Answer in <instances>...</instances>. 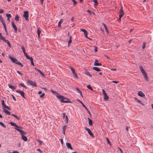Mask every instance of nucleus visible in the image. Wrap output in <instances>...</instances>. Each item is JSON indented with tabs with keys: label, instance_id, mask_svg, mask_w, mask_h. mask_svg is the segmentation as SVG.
<instances>
[{
	"label": "nucleus",
	"instance_id": "f257e3e1",
	"mask_svg": "<svg viewBox=\"0 0 153 153\" xmlns=\"http://www.w3.org/2000/svg\"><path fill=\"white\" fill-rule=\"evenodd\" d=\"M56 97L62 102H70V101H68V99L61 95H57Z\"/></svg>",
	"mask_w": 153,
	"mask_h": 153
},
{
	"label": "nucleus",
	"instance_id": "f03ea898",
	"mask_svg": "<svg viewBox=\"0 0 153 153\" xmlns=\"http://www.w3.org/2000/svg\"><path fill=\"white\" fill-rule=\"evenodd\" d=\"M9 58L13 62L21 66V67L23 66V65L16 59L13 57L10 56H9Z\"/></svg>",
	"mask_w": 153,
	"mask_h": 153
},
{
	"label": "nucleus",
	"instance_id": "7ed1b4c3",
	"mask_svg": "<svg viewBox=\"0 0 153 153\" xmlns=\"http://www.w3.org/2000/svg\"><path fill=\"white\" fill-rule=\"evenodd\" d=\"M120 15H119V19L120 21L121 18L123 16V15L124 14V11L123 10V7L122 6H121L120 10Z\"/></svg>",
	"mask_w": 153,
	"mask_h": 153
},
{
	"label": "nucleus",
	"instance_id": "20e7f679",
	"mask_svg": "<svg viewBox=\"0 0 153 153\" xmlns=\"http://www.w3.org/2000/svg\"><path fill=\"white\" fill-rule=\"evenodd\" d=\"M27 83L30 85L33 86L35 87H37V86L36 83L32 80H28L27 81Z\"/></svg>",
	"mask_w": 153,
	"mask_h": 153
},
{
	"label": "nucleus",
	"instance_id": "39448f33",
	"mask_svg": "<svg viewBox=\"0 0 153 153\" xmlns=\"http://www.w3.org/2000/svg\"><path fill=\"white\" fill-rule=\"evenodd\" d=\"M23 16L25 18V19L26 20H28V11H25L24 12V14L23 15Z\"/></svg>",
	"mask_w": 153,
	"mask_h": 153
},
{
	"label": "nucleus",
	"instance_id": "423d86ee",
	"mask_svg": "<svg viewBox=\"0 0 153 153\" xmlns=\"http://www.w3.org/2000/svg\"><path fill=\"white\" fill-rule=\"evenodd\" d=\"M16 92L19 94L24 99H25V93L23 91H20L19 90H17L16 91Z\"/></svg>",
	"mask_w": 153,
	"mask_h": 153
},
{
	"label": "nucleus",
	"instance_id": "0eeeda50",
	"mask_svg": "<svg viewBox=\"0 0 153 153\" xmlns=\"http://www.w3.org/2000/svg\"><path fill=\"white\" fill-rule=\"evenodd\" d=\"M85 128L86 130L88 131V133L91 136L94 137V134L92 133V132H91L90 129L89 128L86 127H85Z\"/></svg>",
	"mask_w": 153,
	"mask_h": 153
},
{
	"label": "nucleus",
	"instance_id": "6e6552de",
	"mask_svg": "<svg viewBox=\"0 0 153 153\" xmlns=\"http://www.w3.org/2000/svg\"><path fill=\"white\" fill-rule=\"evenodd\" d=\"M1 104L2 105V106L4 107V108H5L6 109H7L9 110H10V108L8 106H6L5 103H4V100H2L1 101Z\"/></svg>",
	"mask_w": 153,
	"mask_h": 153
},
{
	"label": "nucleus",
	"instance_id": "1a4fd4ad",
	"mask_svg": "<svg viewBox=\"0 0 153 153\" xmlns=\"http://www.w3.org/2000/svg\"><path fill=\"white\" fill-rule=\"evenodd\" d=\"M80 30L82 31V32H83L84 33V35H85V37H86V38H88V39H90L87 36L88 33H87V31L85 29H80Z\"/></svg>",
	"mask_w": 153,
	"mask_h": 153
},
{
	"label": "nucleus",
	"instance_id": "9d476101",
	"mask_svg": "<svg viewBox=\"0 0 153 153\" xmlns=\"http://www.w3.org/2000/svg\"><path fill=\"white\" fill-rule=\"evenodd\" d=\"M10 124H11V126L15 127H16L15 128H21V129L22 128V127H19V126H17L16 123H15L13 122H11L10 123Z\"/></svg>",
	"mask_w": 153,
	"mask_h": 153
},
{
	"label": "nucleus",
	"instance_id": "9b49d317",
	"mask_svg": "<svg viewBox=\"0 0 153 153\" xmlns=\"http://www.w3.org/2000/svg\"><path fill=\"white\" fill-rule=\"evenodd\" d=\"M94 65L96 66H101L102 64L100 63H99L97 60H96L94 62Z\"/></svg>",
	"mask_w": 153,
	"mask_h": 153
},
{
	"label": "nucleus",
	"instance_id": "f8f14e48",
	"mask_svg": "<svg viewBox=\"0 0 153 153\" xmlns=\"http://www.w3.org/2000/svg\"><path fill=\"white\" fill-rule=\"evenodd\" d=\"M15 129L17 131H18L20 133V134H26V132H24L22 130L20 129L19 128H15Z\"/></svg>",
	"mask_w": 153,
	"mask_h": 153
},
{
	"label": "nucleus",
	"instance_id": "ddd939ff",
	"mask_svg": "<svg viewBox=\"0 0 153 153\" xmlns=\"http://www.w3.org/2000/svg\"><path fill=\"white\" fill-rule=\"evenodd\" d=\"M12 25V27L14 28V30L15 32H17V29L16 26V25L14 23V22L13 21L12 22H11Z\"/></svg>",
	"mask_w": 153,
	"mask_h": 153
},
{
	"label": "nucleus",
	"instance_id": "4468645a",
	"mask_svg": "<svg viewBox=\"0 0 153 153\" xmlns=\"http://www.w3.org/2000/svg\"><path fill=\"white\" fill-rule=\"evenodd\" d=\"M138 96L142 97L145 96V95L144 93L142 91H140L138 92Z\"/></svg>",
	"mask_w": 153,
	"mask_h": 153
},
{
	"label": "nucleus",
	"instance_id": "2eb2a0df",
	"mask_svg": "<svg viewBox=\"0 0 153 153\" xmlns=\"http://www.w3.org/2000/svg\"><path fill=\"white\" fill-rule=\"evenodd\" d=\"M21 137L22 139L25 141H26L27 140V137L24 135L23 134H21Z\"/></svg>",
	"mask_w": 153,
	"mask_h": 153
},
{
	"label": "nucleus",
	"instance_id": "dca6fc26",
	"mask_svg": "<svg viewBox=\"0 0 153 153\" xmlns=\"http://www.w3.org/2000/svg\"><path fill=\"white\" fill-rule=\"evenodd\" d=\"M77 101L79 102H80L81 104L83 107H84L86 109V110H88V109L86 107L85 105L83 103L81 100H80L79 99H78L77 100Z\"/></svg>",
	"mask_w": 153,
	"mask_h": 153
},
{
	"label": "nucleus",
	"instance_id": "f3484780",
	"mask_svg": "<svg viewBox=\"0 0 153 153\" xmlns=\"http://www.w3.org/2000/svg\"><path fill=\"white\" fill-rule=\"evenodd\" d=\"M139 69H140V71L142 72V74L146 72V71L144 70L142 66L141 65V66H140Z\"/></svg>",
	"mask_w": 153,
	"mask_h": 153
},
{
	"label": "nucleus",
	"instance_id": "a211bd4d",
	"mask_svg": "<svg viewBox=\"0 0 153 153\" xmlns=\"http://www.w3.org/2000/svg\"><path fill=\"white\" fill-rule=\"evenodd\" d=\"M143 76H144V78L147 81H148V76L147 75L146 73V72L144 73L143 74Z\"/></svg>",
	"mask_w": 153,
	"mask_h": 153
},
{
	"label": "nucleus",
	"instance_id": "6ab92c4d",
	"mask_svg": "<svg viewBox=\"0 0 153 153\" xmlns=\"http://www.w3.org/2000/svg\"><path fill=\"white\" fill-rule=\"evenodd\" d=\"M66 145L68 148H69L71 150L73 149V148L71 146V144L70 143H66Z\"/></svg>",
	"mask_w": 153,
	"mask_h": 153
},
{
	"label": "nucleus",
	"instance_id": "aec40b11",
	"mask_svg": "<svg viewBox=\"0 0 153 153\" xmlns=\"http://www.w3.org/2000/svg\"><path fill=\"white\" fill-rule=\"evenodd\" d=\"M102 24L103 25L104 27L105 28V30L106 31V32L107 34H108L109 33V32L108 30L107 26L104 23H103Z\"/></svg>",
	"mask_w": 153,
	"mask_h": 153
},
{
	"label": "nucleus",
	"instance_id": "412c9836",
	"mask_svg": "<svg viewBox=\"0 0 153 153\" xmlns=\"http://www.w3.org/2000/svg\"><path fill=\"white\" fill-rule=\"evenodd\" d=\"M85 74L86 75L89 76H90V77H91L92 76L91 75V74L88 71H85Z\"/></svg>",
	"mask_w": 153,
	"mask_h": 153
},
{
	"label": "nucleus",
	"instance_id": "4be33fe9",
	"mask_svg": "<svg viewBox=\"0 0 153 153\" xmlns=\"http://www.w3.org/2000/svg\"><path fill=\"white\" fill-rule=\"evenodd\" d=\"M4 112L6 114L10 115V113L6 109H4Z\"/></svg>",
	"mask_w": 153,
	"mask_h": 153
},
{
	"label": "nucleus",
	"instance_id": "5701e85b",
	"mask_svg": "<svg viewBox=\"0 0 153 153\" xmlns=\"http://www.w3.org/2000/svg\"><path fill=\"white\" fill-rule=\"evenodd\" d=\"M0 21L2 25L4 24H5L4 22V21L3 20V18L1 15H0Z\"/></svg>",
	"mask_w": 153,
	"mask_h": 153
},
{
	"label": "nucleus",
	"instance_id": "b1692460",
	"mask_svg": "<svg viewBox=\"0 0 153 153\" xmlns=\"http://www.w3.org/2000/svg\"><path fill=\"white\" fill-rule=\"evenodd\" d=\"M3 41L7 44V45L10 47H11L10 43L9 42L8 40H6L5 39V40Z\"/></svg>",
	"mask_w": 153,
	"mask_h": 153
},
{
	"label": "nucleus",
	"instance_id": "393cba45",
	"mask_svg": "<svg viewBox=\"0 0 153 153\" xmlns=\"http://www.w3.org/2000/svg\"><path fill=\"white\" fill-rule=\"evenodd\" d=\"M93 69L98 72L100 71H101L99 68L97 67H94Z\"/></svg>",
	"mask_w": 153,
	"mask_h": 153
},
{
	"label": "nucleus",
	"instance_id": "a878e982",
	"mask_svg": "<svg viewBox=\"0 0 153 153\" xmlns=\"http://www.w3.org/2000/svg\"><path fill=\"white\" fill-rule=\"evenodd\" d=\"M8 86L10 88V89H12L13 90H14L16 88V87H15L11 85L10 84H8Z\"/></svg>",
	"mask_w": 153,
	"mask_h": 153
},
{
	"label": "nucleus",
	"instance_id": "bb28decb",
	"mask_svg": "<svg viewBox=\"0 0 153 153\" xmlns=\"http://www.w3.org/2000/svg\"><path fill=\"white\" fill-rule=\"evenodd\" d=\"M31 61V65H33V66H34V63L33 62V59L32 57H31L30 58V59H29Z\"/></svg>",
	"mask_w": 153,
	"mask_h": 153
},
{
	"label": "nucleus",
	"instance_id": "cd10ccee",
	"mask_svg": "<svg viewBox=\"0 0 153 153\" xmlns=\"http://www.w3.org/2000/svg\"><path fill=\"white\" fill-rule=\"evenodd\" d=\"M108 97L107 96V94H105L104 95V100H108Z\"/></svg>",
	"mask_w": 153,
	"mask_h": 153
},
{
	"label": "nucleus",
	"instance_id": "c85d7f7f",
	"mask_svg": "<svg viewBox=\"0 0 153 153\" xmlns=\"http://www.w3.org/2000/svg\"><path fill=\"white\" fill-rule=\"evenodd\" d=\"M76 90L80 94V95L82 96V97H83L82 95V92L81 91H80L78 88H76Z\"/></svg>",
	"mask_w": 153,
	"mask_h": 153
},
{
	"label": "nucleus",
	"instance_id": "c756f323",
	"mask_svg": "<svg viewBox=\"0 0 153 153\" xmlns=\"http://www.w3.org/2000/svg\"><path fill=\"white\" fill-rule=\"evenodd\" d=\"M63 20L62 19H61L60 20V21L59 22L58 24V26L59 27H61V24L63 22Z\"/></svg>",
	"mask_w": 153,
	"mask_h": 153
},
{
	"label": "nucleus",
	"instance_id": "7c9ffc66",
	"mask_svg": "<svg viewBox=\"0 0 153 153\" xmlns=\"http://www.w3.org/2000/svg\"><path fill=\"white\" fill-rule=\"evenodd\" d=\"M41 31L39 29V28L37 30V35H38V36L39 37L40 36V34L41 33Z\"/></svg>",
	"mask_w": 153,
	"mask_h": 153
},
{
	"label": "nucleus",
	"instance_id": "2f4dec72",
	"mask_svg": "<svg viewBox=\"0 0 153 153\" xmlns=\"http://www.w3.org/2000/svg\"><path fill=\"white\" fill-rule=\"evenodd\" d=\"M19 85L26 89L27 88V87L24 84L20 83L19 84Z\"/></svg>",
	"mask_w": 153,
	"mask_h": 153
},
{
	"label": "nucleus",
	"instance_id": "473e14b6",
	"mask_svg": "<svg viewBox=\"0 0 153 153\" xmlns=\"http://www.w3.org/2000/svg\"><path fill=\"white\" fill-rule=\"evenodd\" d=\"M69 68H70V69L71 70V71L73 74L76 72L74 68H73L71 67H70Z\"/></svg>",
	"mask_w": 153,
	"mask_h": 153
},
{
	"label": "nucleus",
	"instance_id": "72a5a7b5",
	"mask_svg": "<svg viewBox=\"0 0 153 153\" xmlns=\"http://www.w3.org/2000/svg\"><path fill=\"white\" fill-rule=\"evenodd\" d=\"M24 53V55L25 56H26V58L28 59H30V57L27 54V53H26V52H25Z\"/></svg>",
	"mask_w": 153,
	"mask_h": 153
},
{
	"label": "nucleus",
	"instance_id": "f704fd0d",
	"mask_svg": "<svg viewBox=\"0 0 153 153\" xmlns=\"http://www.w3.org/2000/svg\"><path fill=\"white\" fill-rule=\"evenodd\" d=\"M88 123L90 125H92V120L89 119V118H88Z\"/></svg>",
	"mask_w": 153,
	"mask_h": 153
},
{
	"label": "nucleus",
	"instance_id": "c9c22d12",
	"mask_svg": "<svg viewBox=\"0 0 153 153\" xmlns=\"http://www.w3.org/2000/svg\"><path fill=\"white\" fill-rule=\"evenodd\" d=\"M0 125L4 128H6V126L2 122H0Z\"/></svg>",
	"mask_w": 153,
	"mask_h": 153
},
{
	"label": "nucleus",
	"instance_id": "e433bc0d",
	"mask_svg": "<svg viewBox=\"0 0 153 153\" xmlns=\"http://www.w3.org/2000/svg\"><path fill=\"white\" fill-rule=\"evenodd\" d=\"M15 20L16 21H18L19 20V17L18 15H16L15 18Z\"/></svg>",
	"mask_w": 153,
	"mask_h": 153
},
{
	"label": "nucleus",
	"instance_id": "4c0bfd02",
	"mask_svg": "<svg viewBox=\"0 0 153 153\" xmlns=\"http://www.w3.org/2000/svg\"><path fill=\"white\" fill-rule=\"evenodd\" d=\"M5 38L2 36V34L0 33V39L4 40H5Z\"/></svg>",
	"mask_w": 153,
	"mask_h": 153
},
{
	"label": "nucleus",
	"instance_id": "58836bf2",
	"mask_svg": "<svg viewBox=\"0 0 153 153\" xmlns=\"http://www.w3.org/2000/svg\"><path fill=\"white\" fill-rule=\"evenodd\" d=\"M87 12L88 13H89L90 15H92V14H94V15H95V13L93 12H91L90 10H87Z\"/></svg>",
	"mask_w": 153,
	"mask_h": 153
},
{
	"label": "nucleus",
	"instance_id": "ea45409f",
	"mask_svg": "<svg viewBox=\"0 0 153 153\" xmlns=\"http://www.w3.org/2000/svg\"><path fill=\"white\" fill-rule=\"evenodd\" d=\"M65 121L66 123H68V116L67 115H66L65 116Z\"/></svg>",
	"mask_w": 153,
	"mask_h": 153
},
{
	"label": "nucleus",
	"instance_id": "a19ab883",
	"mask_svg": "<svg viewBox=\"0 0 153 153\" xmlns=\"http://www.w3.org/2000/svg\"><path fill=\"white\" fill-rule=\"evenodd\" d=\"M87 87L91 91H93V88L91 87L90 85H88L87 86Z\"/></svg>",
	"mask_w": 153,
	"mask_h": 153
},
{
	"label": "nucleus",
	"instance_id": "79ce46f5",
	"mask_svg": "<svg viewBox=\"0 0 153 153\" xmlns=\"http://www.w3.org/2000/svg\"><path fill=\"white\" fill-rule=\"evenodd\" d=\"M6 16L7 17V19H10L11 17V14L8 13H7L6 14Z\"/></svg>",
	"mask_w": 153,
	"mask_h": 153
},
{
	"label": "nucleus",
	"instance_id": "37998d69",
	"mask_svg": "<svg viewBox=\"0 0 153 153\" xmlns=\"http://www.w3.org/2000/svg\"><path fill=\"white\" fill-rule=\"evenodd\" d=\"M11 115L14 117L17 120H19V117H17V116L16 115L12 114H11Z\"/></svg>",
	"mask_w": 153,
	"mask_h": 153
},
{
	"label": "nucleus",
	"instance_id": "c03bdc74",
	"mask_svg": "<svg viewBox=\"0 0 153 153\" xmlns=\"http://www.w3.org/2000/svg\"><path fill=\"white\" fill-rule=\"evenodd\" d=\"M73 75H74V77L76 78H77V79H78V76H77V74L76 73V72L74 73L73 74Z\"/></svg>",
	"mask_w": 153,
	"mask_h": 153
},
{
	"label": "nucleus",
	"instance_id": "a18cd8bd",
	"mask_svg": "<svg viewBox=\"0 0 153 153\" xmlns=\"http://www.w3.org/2000/svg\"><path fill=\"white\" fill-rule=\"evenodd\" d=\"M66 126H64L62 128V131H65L66 129Z\"/></svg>",
	"mask_w": 153,
	"mask_h": 153
},
{
	"label": "nucleus",
	"instance_id": "49530a36",
	"mask_svg": "<svg viewBox=\"0 0 153 153\" xmlns=\"http://www.w3.org/2000/svg\"><path fill=\"white\" fill-rule=\"evenodd\" d=\"M21 48L22 50L24 53L25 52V48L23 45H22L21 47Z\"/></svg>",
	"mask_w": 153,
	"mask_h": 153
},
{
	"label": "nucleus",
	"instance_id": "de8ad7c7",
	"mask_svg": "<svg viewBox=\"0 0 153 153\" xmlns=\"http://www.w3.org/2000/svg\"><path fill=\"white\" fill-rule=\"evenodd\" d=\"M94 2L95 3L94 5L97 6L98 4V3L97 2V0H93Z\"/></svg>",
	"mask_w": 153,
	"mask_h": 153
},
{
	"label": "nucleus",
	"instance_id": "09e8293b",
	"mask_svg": "<svg viewBox=\"0 0 153 153\" xmlns=\"http://www.w3.org/2000/svg\"><path fill=\"white\" fill-rule=\"evenodd\" d=\"M3 25L4 27V29L5 32L6 33H7V29H6V26L5 24H3Z\"/></svg>",
	"mask_w": 153,
	"mask_h": 153
},
{
	"label": "nucleus",
	"instance_id": "8fccbe9b",
	"mask_svg": "<svg viewBox=\"0 0 153 153\" xmlns=\"http://www.w3.org/2000/svg\"><path fill=\"white\" fill-rule=\"evenodd\" d=\"M135 101H137L138 103L142 104V103L141 102L140 100H137V98H135Z\"/></svg>",
	"mask_w": 153,
	"mask_h": 153
},
{
	"label": "nucleus",
	"instance_id": "3c124183",
	"mask_svg": "<svg viewBox=\"0 0 153 153\" xmlns=\"http://www.w3.org/2000/svg\"><path fill=\"white\" fill-rule=\"evenodd\" d=\"M39 72L43 76H44L45 77V75L44 74H43V73L41 71V70H39Z\"/></svg>",
	"mask_w": 153,
	"mask_h": 153
},
{
	"label": "nucleus",
	"instance_id": "603ef678",
	"mask_svg": "<svg viewBox=\"0 0 153 153\" xmlns=\"http://www.w3.org/2000/svg\"><path fill=\"white\" fill-rule=\"evenodd\" d=\"M71 42H72V40L69 39L68 41V46H69L70 44L71 43Z\"/></svg>",
	"mask_w": 153,
	"mask_h": 153
},
{
	"label": "nucleus",
	"instance_id": "864d4df0",
	"mask_svg": "<svg viewBox=\"0 0 153 153\" xmlns=\"http://www.w3.org/2000/svg\"><path fill=\"white\" fill-rule=\"evenodd\" d=\"M145 45H146V43L145 42H143V47H142V48L143 49H144L145 48Z\"/></svg>",
	"mask_w": 153,
	"mask_h": 153
},
{
	"label": "nucleus",
	"instance_id": "5fc2aeb1",
	"mask_svg": "<svg viewBox=\"0 0 153 153\" xmlns=\"http://www.w3.org/2000/svg\"><path fill=\"white\" fill-rule=\"evenodd\" d=\"M11 96L12 97L14 101L16 100L14 95H12Z\"/></svg>",
	"mask_w": 153,
	"mask_h": 153
},
{
	"label": "nucleus",
	"instance_id": "6e6d98bb",
	"mask_svg": "<svg viewBox=\"0 0 153 153\" xmlns=\"http://www.w3.org/2000/svg\"><path fill=\"white\" fill-rule=\"evenodd\" d=\"M112 82L116 84L119 83V81H112Z\"/></svg>",
	"mask_w": 153,
	"mask_h": 153
},
{
	"label": "nucleus",
	"instance_id": "4d7b16f0",
	"mask_svg": "<svg viewBox=\"0 0 153 153\" xmlns=\"http://www.w3.org/2000/svg\"><path fill=\"white\" fill-rule=\"evenodd\" d=\"M17 73L21 75H23V74L21 73L19 71H17Z\"/></svg>",
	"mask_w": 153,
	"mask_h": 153
},
{
	"label": "nucleus",
	"instance_id": "13d9d810",
	"mask_svg": "<svg viewBox=\"0 0 153 153\" xmlns=\"http://www.w3.org/2000/svg\"><path fill=\"white\" fill-rule=\"evenodd\" d=\"M38 142L40 145H41L42 144V141L40 140H38Z\"/></svg>",
	"mask_w": 153,
	"mask_h": 153
},
{
	"label": "nucleus",
	"instance_id": "bf43d9fd",
	"mask_svg": "<svg viewBox=\"0 0 153 153\" xmlns=\"http://www.w3.org/2000/svg\"><path fill=\"white\" fill-rule=\"evenodd\" d=\"M73 2L74 4V5L76 4V1H75V0H71Z\"/></svg>",
	"mask_w": 153,
	"mask_h": 153
},
{
	"label": "nucleus",
	"instance_id": "052dcab7",
	"mask_svg": "<svg viewBox=\"0 0 153 153\" xmlns=\"http://www.w3.org/2000/svg\"><path fill=\"white\" fill-rule=\"evenodd\" d=\"M45 95V94L44 93H43L42 95H41L40 96V98H42Z\"/></svg>",
	"mask_w": 153,
	"mask_h": 153
},
{
	"label": "nucleus",
	"instance_id": "680f3d73",
	"mask_svg": "<svg viewBox=\"0 0 153 153\" xmlns=\"http://www.w3.org/2000/svg\"><path fill=\"white\" fill-rule=\"evenodd\" d=\"M102 91L103 94L104 95L105 94H106V93L105 92V90L104 89H102Z\"/></svg>",
	"mask_w": 153,
	"mask_h": 153
},
{
	"label": "nucleus",
	"instance_id": "e2e57ef3",
	"mask_svg": "<svg viewBox=\"0 0 153 153\" xmlns=\"http://www.w3.org/2000/svg\"><path fill=\"white\" fill-rule=\"evenodd\" d=\"M106 140H107V143L108 144H110V142L109 141V139L108 138H106Z\"/></svg>",
	"mask_w": 153,
	"mask_h": 153
},
{
	"label": "nucleus",
	"instance_id": "0e129e2a",
	"mask_svg": "<svg viewBox=\"0 0 153 153\" xmlns=\"http://www.w3.org/2000/svg\"><path fill=\"white\" fill-rule=\"evenodd\" d=\"M94 51L95 52H97V47H95V48Z\"/></svg>",
	"mask_w": 153,
	"mask_h": 153
},
{
	"label": "nucleus",
	"instance_id": "69168bd1",
	"mask_svg": "<svg viewBox=\"0 0 153 153\" xmlns=\"http://www.w3.org/2000/svg\"><path fill=\"white\" fill-rule=\"evenodd\" d=\"M12 153H19L18 152L16 151H13Z\"/></svg>",
	"mask_w": 153,
	"mask_h": 153
},
{
	"label": "nucleus",
	"instance_id": "338daca9",
	"mask_svg": "<svg viewBox=\"0 0 153 153\" xmlns=\"http://www.w3.org/2000/svg\"><path fill=\"white\" fill-rule=\"evenodd\" d=\"M37 151L39 152H40L41 153L42 152V151L41 150L39 149H37Z\"/></svg>",
	"mask_w": 153,
	"mask_h": 153
},
{
	"label": "nucleus",
	"instance_id": "774afa93",
	"mask_svg": "<svg viewBox=\"0 0 153 153\" xmlns=\"http://www.w3.org/2000/svg\"><path fill=\"white\" fill-rule=\"evenodd\" d=\"M34 69L36 71H37L38 72L40 70L39 69H37V68H34Z\"/></svg>",
	"mask_w": 153,
	"mask_h": 153
}]
</instances>
